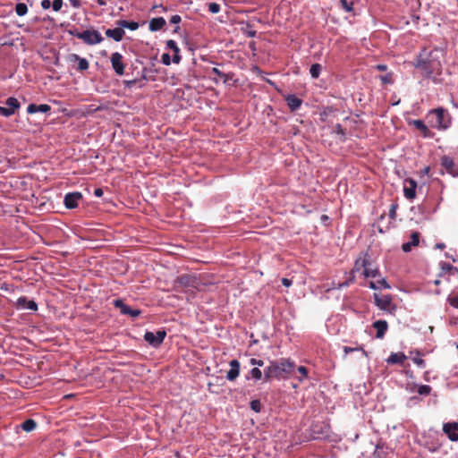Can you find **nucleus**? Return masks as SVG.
Listing matches in <instances>:
<instances>
[{"label": "nucleus", "instance_id": "nucleus-1", "mask_svg": "<svg viewBox=\"0 0 458 458\" xmlns=\"http://www.w3.org/2000/svg\"><path fill=\"white\" fill-rule=\"evenodd\" d=\"M444 52L440 48H434L428 51L423 49L417 56L414 66L420 69L427 77L438 75L442 71V64L440 58L443 57Z\"/></svg>", "mask_w": 458, "mask_h": 458}, {"label": "nucleus", "instance_id": "nucleus-2", "mask_svg": "<svg viewBox=\"0 0 458 458\" xmlns=\"http://www.w3.org/2000/svg\"><path fill=\"white\" fill-rule=\"evenodd\" d=\"M295 369V363L290 359L282 358L278 360L270 361L264 370V377L266 381L273 378L285 379L290 377Z\"/></svg>", "mask_w": 458, "mask_h": 458}, {"label": "nucleus", "instance_id": "nucleus-3", "mask_svg": "<svg viewBox=\"0 0 458 458\" xmlns=\"http://www.w3.org/2000/svg\"><path fill=\"white\" fill-rule=\"evenodd\" d=\"M427 118L430 126L438 131H446L452 124L450 113L442 106L429 110L427 114Z\"/></svg>", "mask_w": 458, "mask_h": 458}, {"label": "nucleus", "instance_id": "nucleus-4", "mask_svg": "<svg viewBox=\"0 0 458 458\" xmlns=\"http://www.w3.org/2000/svg\"><path fill=\"white\" fill-rule=\"evenodd\" d=\"M69 34L81 39L87 45H97L101 43L104 38L101 34L96 30H86L84 31H78L77 30H70Z\"/></svg>", "mask_w": 458, "mask_h": 458}, {"label": "nucleus", "instance_id": "nucleus-5", "mask_svg": "<svg viewBox=\"0 0 458 458\" xmlns=\"http://www.w3.org/2000/svg\"><path fill=\"white\" fill-rule=\"evenodd\" d=\"M165 335V330H158L156 333L148 331L144 335V340L152 347L157 348L163 344Z\"/></svg>", "mask_w": 458, "mask_h": 458}, {"label": "nucleus", "instance_id": "nucleus-6", "mask_svg": "<svg viewBox=\"0 0 458 458\" xmlns=\"http://www.w3.org/2000/svg\"><path fill=\"white\" fill-rule=\"evenodd\" d=\"M6 106H0V114L4 117H9L15 114L16 110L20 108V103L15 98H8L5 101Z\"/></svg>", "mask_w": 458, "mask_h": 458}, {"label": "nucleus", "instance_id": "nucleus-7", "mask_svg": "<svg viewBox=\"0 0 458 458\" xmlns=\"http://www.w3.org/2000/svg\"><path fill=\"white\" fill-rule=\"evenodd\" d=\"M408 123L409 125H412L416 130H418L423 138H434L435 133L428 129V127L422 120H410Z\"/></svg>", "mask_w": 458, "mask_h": 458}, {"label": "nucleus", "instance_id": "nucleus-8", "mask_svg": "<svg viewBox=\"0 0 458 458\" xmlns=\"http://www.w3.org/2000/svg\"><path fill=\"white\" fill-rule=\"evenodd\" d=\"M113 304L115 308L120 310V312L123 315H129L131 318H137L141 313L140 310H133L128 305H126L121 299L114 300Z\"/></svg>", "mask_w": 458, "mask_h": 458}, {"label": "nucleus", "instance_id": "nucleus-9", "mask_svg": "<svg viewBox=\"0 0 458 458\" xmlns=\"http://www.w3.org/2000/svg\"><path fill=\"white\" fill-rule=\"evenodd\" d=\"M375 304L382 310H386L391 312L392 310H394V307L392 305V298L390 295H383L380 296L377 293H374Z\"/></svg>", "mask_w": 458, "mask_h": 458}, {"label": "nucleus", "instance_id": "nucleus-10", "mask_svg": "<svg viewBox=\"0 0 458 458\" xmlns=\"http://www.w3.org/2000/svg\"><path fill=\"white\" fill-rule=\"evenodd\" d=\"M417 182L411 178H407L403 182V194L408 199H413L416 196Z\"/></svg>", "mask_w": 458, "mask_h": 458}, {"label": "nucleus", "instance_id": "nucleus-11", "mask_svg": "<svg viewBox=\"0 0 458 458\" xmlns=\"http://www.w3.org/2000/svg\"><path fill=\"white\" fill-rule=\"evenodd\" d=\"M112 67L114 70L115 73L119 76L123 75L124 73V64L123 63V55L118 53H113L110 58Z\"/></svg>", "mask_w": 458, "mask_h": 458}, {"label": "nucleus", "instance_id": "nucleus-12", "mask_svg": "<svg viewBox=\"0 0 458 458\" xmlns=\"http://www.w3.org/2000/svg\"><path fill=\"white\" fill-rule=\"evenodd\" d=\"M443 431L451 441H458V422L445 423Z\"/></svg>", "mask_w": 458, "mask_h": 458}, {"label": "nucleus", "instance_id": "nucleus-13", "mask_svg": "<svg viewBox=\"0 0 458 458\" xmlns=\"http://www.w3.org/2000/svg\"><path fill=\"white\" fill-rule=\"evenodd\" d=\"M82 199V194L81 192L75 191L67 193L64 196V205L67 208L72 209L77 208L78 201Z\"/></svg>", "mask_w": 458, "mask_h": 458}, {"label": "nucleus", "instance_id": "nucleus-14", "mask_svg": "<svg viewBox=\"0 0 458 458\" xmlns=\"http://www.w3.org/2000/svg\"><path fill=\"white\" fill-rule=\"evenodd\" d=\"M229 365L230 369L226 373V378L229 381H234L240 374V362L237 360H232Z\"/></svg>", "mask_w": 458, "mask_h": 458}, {"label": "nucleus", "instance_id": "nucleus-15", "mask_svg": "<svg viewBox=\"0 0 458 458\" xmlns=\"http://www.w3.org/2000/svg\"><path fill=\"white\" fill-rule=\"evenodd\" d=\"M286 103H287V106L289 107V109L292 111V112H294L296 111L297 109H299L302 104V100L301 98H299L298 97H296L295 95L293 94H290V95H287L285 98H284Z\"/></svg>", "mask_w": 458, "mask_h": 458}, {"label": "nucleus", "instance_id": "nucleus-16", "mask_svg": "<svg viewBox=\"0 0 458 458\" xmlns=\"http://www.w3.org/2000/svg\"><path fill=\"white\" fill-rule=\"evenodd\" d=\"M441 165L451 174H456V165L454 159L448 156L441 157Z\"/></svg>", "mask_w": 458, "mask_h": 458}, {"label": "nucleus", "instance_id": "nucleus-17", "mask_svg": "<svg viewBox=\"0 0 458 458\" xmlns=\"http://www.w3.org/2000/svg\"><path fill=\"white\" fill-rule=\"evenodd\" d=\"M420 233L413 232L411 234V241L402 245V250L404 252H410L413 247H416L420 243Z\"/></svg>", "mask_w": 458, "mask_h": 458}, {"label": "nucleus", "instance_id": "nucleus-18", "mask_svg": "<svg viewBox=\"0 0 458 458\" xmlns=\"http://www.w3.org/2000/svg\"><path fill=\"white\" fill-rule=\"evenodd\" d=\"M372 327L377 330L376 337L381 339L387 331L388 324L386 320H377Z\"/></svg>", "mask_w": 458, "mask_h": 458}, {"label": "nucleus", "instance_id": "nucleus-19", "mask_svg": "<svg viewBox=\"0 0 458 458\" xmlns=\"http://www.w3.org/2000/svg\"><path fill=\"white\" fill-rule=\"evenodd\" d=\"M125 34V31L119 26L115 29H107L106 30V35L108 38H113L114 41H121Z\"/></svg>", "mask_w": 458, "mask_h": 458}, {"label": "nucleus", "instance_id": "nucleus-20", "mask_svg": "<svg viewBox=\"0 0 458 458\" xmlns=\"http://www.w3.org/2000/svg\"><path fill=\"white\" fill-rule=\"evenodd\" d=\"M50 110H51V106L47 104H41V105L30 104L27 107L28 114H35L37 112L47 113Z\"/></svg>", "mask_w": 458, "mask_h": 458}, {"label": "nucleus", "instance_id": "nucleus-21", "mask_svg": "<svg viewBox=\"0 0 458 458\" xmlns=\"http://www.w3.org/2000/svg\"><path fill=\"white\" fill-rule=\"evenodd\" d=\"M70 61H76L78 62V67L77 69L80 72H83L85 70L89 69V64L86 58L81 57L77 54H72L70 55Z\"/></svg>", "mask_w": 458, "mask_h": 458}, {"label": "nucleus", "instance_id": "nucleus-22", "mask_svg": "<svg viewBox=\"0 0 458 458\" xmlns=\"http://www.w3.org/2000/svg\"><path fill=\"white\" fill-rule=\"evenodd\" d=\"M165 20L163 17L153 18L149 21L148 28L151 31H157L164 28Z\"/></svg>", "mask_w": 458, "mask_h": 458}, {"label": "nucleus", "instance_id": "nucleus-23", "mask_svg": "<svg viewBox=\"0 0 458 458\" xmlns=\"http://www.w3.org/2000/svg\"><path fill=\"white\" fill-rule=\"evenodd\" d=\"M406 360V356L403 352H393L387 358L386 361L389 364H403Z\"/></svg>", "mask_w": 458, "mask_h": 458}, {"label": "nucleus", "instance_id": "nucleus-24", "mask_svg": "<svg viewBox=\"0 0 458 458\" xmlns=\"http://www.w3.org/2000/svg\"><path fill=\"white\" fill-rule=\"evenodd\" d=\"M366 256L367 255H365L363 258H359V259H356V261L354 263V266H353V268H352V273L359 272L362 268L364 270L365 267H367V266H370V262L366 258Z\"/></svg>", "mask_w": 458, "mask_h": 458}, {"label": "nucleus", "instance_id": "nucleus-25", "mask_svg": "<svg viewBox=\"0 0 458 458\" xmlns=\"http://www.w3.org/2000/svg\"><path fill=\"white\" fill-rule=\"evenodd\" d=\"M116 24L120 26L123 30L129 29L131 30H136L139 28V23L136 21H129L126 20H119L116 21Z\"/></svg>", "mask_w": 458, "mask_h": 458}, {"label": "nucleus", "instance_id": "nucleus-26", "mask_svg": "<svg viewBox=\"0 0 458 458\" xmlns=\"http://www.w3.org/2000/svg\"><path fill=\"white\" fill-rule=\"evenodd\" d=\"M37 427V423L34 420L32 419H28L26 420L25 421H23L21 425V428L26 431V432H30L32 430H34Z\"/></svg>", "mask_w": 458, "mask_h": 458}, {"label": "nucleus", "instance_id": "nucleus-27", "mask_svg": "<svg viewBox=\"0 0 458 458\" xmlns=\"http://www.w3.org/2000/svg\"><path fill=\"white\" fill-rule=\"evenodd\" d=\"M211 72L222 79L224 83H226L229 80L232 79V75L223 72L216 67L212 68Z\"/></svg>", "mask_w": 458, "mask_h": 458}, {"label": "nucleus", "instance_id": "nucleus-28", "mask_svg": "<svg viewBox=\"0 0 458 458\" xmlns=\"http://www.w3.org/2000/svg\"><path fill=\"white\" fill-rule=\"evenodd\" d=\"M363 276L365 277H372L375 278L377 276H380V272L377 268H370L369 266H367L365 269L363 270Z\"/></svg>", "mask_w": 458, "mask_h": 458}, {"label": "nucleus", "instance_id": "nucleus-29", "mask_svg": "<svg viewBox=\"0 0 458 458\" xmlns=\"http://www.w3.org/2000/svg\"><path fill=\"white\" fill-rule=\"evenodd\" d=\"M246 378H253L255 380H259L262 378V372L259 368H253L252 369H250Z\"/></svg>", "mask_w": 458, "mask_h": 458}, {"label": "nucleus", "instance_id": "nucleus-30", "mask_svg": "<svg viewBox=\"0 0 458 458\" xmlns=\"http://www.w3.org/2000/svg\"><path fill=\"white\" fill-rule=\"evenodd\" d=\"M322 66L319 64H313L310 66V72L312 78L317 79L319 77Z\"/></svg>", "mask_w": 458, "mask_h": 458}, {"label": "nucleus", "instance_id": "nucleus-31", "mask_svg": "<svg viewBox=\"0 0 458 458\" xmlns=\"http://www.w3.org/2000/svg\"><path fill=\"white\" fill-rule=\"evenodd\" d=\"M15 12L18 16H24L28 13V6L24 3H18L15 5Z\"/></svg>", "mask_w": 458, "mask_h": 458}, {"label": "nucleus", "instance_id": "nucleus-32", "mask_svg": "<svg viewBox=\"0 0 458 458\" xmlns=\"http://www.w3.org/2000/svg\"><path fill=\"white\" fill-rule=\"evenodd\" d=\"M178 283L183 286H193L194 280L189 276H182L178 278Z\"/></svg>", "mask_w": 458, "mask_h": 458}, {"label": "nucleus", "instance_id": "nucleus-33", "mask_svg": "<svg viewBox=\"0 0 458 458\" xmlns=\"http://www.w3.org/2000/svg\"><path fill=\"white\" fill-rule=\"evenodd\" d=\"M353 0H340V4H341V7L345 11V12H352L353 10Z\"/></svg>", "mask_w": 458, "mask_h": 458}, {"label": "nucleus", "instance_id": "nucleus-34", "mask_svg": "<svg viewBox=\"0 0 458 458\" xmlns=\"http://www.w3.org/2000/svg\"><path fill=\"white\" fill-rule=\"evenodd\" d=\"M441 268H442V271L445 273L453 274L454 272H458L457 267H454L453 265H451L449 263H445V262L441 263Z\"/></svg>", "mask_w": 458, "mask_h": 458}, {"label": "nucleus", "instance_id": "nucleus-35", "mask_svg": "<svg viewBox=\"0 0 458 458\" xmlns=\"http://www.w3.org/2000/svg\"><path fill=\"white\" fill-rule=\"evenodd\" d=\"M432 388L430 386L422 385L418 387V394L420 395H428Z\"/></svg>", "mask_w": 458, "mask_h": 458}, {"label": "nucleus", "instance_id": "nucleus-36", "mask_svg": "<svg viewBox=\"0 0 458 458\" xmlns=\"http://www.w3.org/2000/svg\"><path fill=\"white\" fill-rule=\"evenodd\" d=\"M166 47H167V48L173 50L174 54L180 53L179 47L177 46L176 42L173 39H169L166 41Z\"/></svg>", "mask_w": 458, "mask_h": 458}, {"label": "nucleus", "instance_id": "nucleus-37", "mask_svg": "<svg viewBox=\"0 0 458 458\" xmlns=\"http://www.w3.org/2000/svg\"><path fill=\"white\" fill-rule=\"evenodd\" d=\"M250 405L251 410L255 412H259L261 411V403L259 400H252Z\"/></svg>", "mask_w": 458, "mask_h": 458}, {"label": "nucleus", "instance_id": "nucleus-38", "mask_svg": "<svg viewBox=\"0 0 458 458\" xmlns=\"http://www.w3.org/2000/svg\"><path fill=\"white\" fill-rule=\"evenodd\" d=\"M398 208V204L393 203L390 206L388 216L392 220H394L396 218V210Z\"/></svg>", "mask_w": 458, "mask_h": 458}, {"label": "nucleus", "instance_id": "nucleus-39", "mask_svg": "<svg viewBox=\"0 0 458 458\" xmlns=\"http://www.w3.org/2000/svg\"><path fill=\"white\" fill-rule=\"evenodd\" d=\"M447 301L452 307L458 309V294L449 295L447 298Z\"/></svg>", "mask_w": 458, "mask_h": 458}, {"label": "nucleus", "instance_id": "nucleus-40", "mask_svg": "<svg viewBox=\"0 0 458 458\" xmlns=\"http://www.w3.org/2000/svg\"><path fill=\"white\" fill-rule=\"evenodd\" d=\"M208 11L211 13H217L220 12V4H217V3H209L208 5Z\"/></svg>", "mask_w": 458, "mask_h": 458}, {"label": "nucleus", "instance_id": "nucleus-41", "mask_svg": "<svg viewBox=\"0 0 458 458\" xmlns=\"http://www.w3.org/2000/svg\"><path fill=\"white\" fill-rule=\"evenodd\" d=\"M298 372L301 375V377L299 378L300 381H302L304 378L308 377V369L304 366H300L297 369Z\"/></svg>", "mask_w": 458, "mask_h": 458}, {"label": "nucleus", "instance_id": "nucleus-42", "mask_svg": "<svg viewBox=\"0 0 458 458\" xmlns=\"http://www.w3.org/2000/svg\"><path fill=\"white\" fill-rule=\"evenodd\" d=\"M63 4V0H54L51 6L55 12H58L61 10Z\"/></svg>", "mask_w": 458, "mask_h": 458}, {"label": "nucleus", "instance_id": "nucleus-43", "mask_svg": "<svg viewBox=\"0 0 458 458\" xmlns=\"http://www.w3.org/2000/svg\"><path fill=\"white\" fill-rule=\"evenodd\" d=\"M25 308L28 309V310L36 311L38 310V305H37V303L34 301H32V300L28 301L27 300Z\"/></svg>", "mask_w": 458, "mask_h": 458}, {"label": "nucleus", "instance_id": "nucleus-44", "mask_svg": "<svg viewBox=\"0 0 458 458\" xmlns=\"http://www.w3.org/2000/svg\"><path fill=\"white\" fill-rule=\"evenodd\" d=\"M412 360H413V362H414L418 367L422 368V369H423V368H425L426 363H425V360H424L423 359H421V358H420V357H414V358L412 359Z\"/></svg>", "mask_w": 458, "mask_h": 458}, {"label": "nucleus", "instance_id": "nucleus-45", "mask_svg": "<svg viewBox=\"0 0 458 458\" xmlns=\"http://www.w3.org/2000/svg\"><path fill=\"white\" fill-rule=\"evenodd\" d=\"M161 61L164 64L169 65L171 64V58H170L169 54H166V53L163 54L161 56Z\"/></svg>", "mask_w": 458, "mask_h": 458}, {"label": "nucleus", "instance_id": "nucleus-46", "mask_svg": "<svg viewBox=\"0 0 458 458\" xmlns=\"http://www.w3.org/2000/svg\"><path fill=\"white\" fill-rule=\"evenodd\" d=\"M250 364L252 366L262 367L264 365V361L262 360L252 358L250 360Z\"/></svg>", "mask_w": 458, "mask_h": 458}, {"label": "nucleus", "instance_id": "nucleus-47", "mask_svg": "<svg viewBox=\"0 0 458 458\" xmlns=\"http://www.w3.org/2000/svg\"><path fill=\"white\" fill-rule=\"evenodd\" d=\"M376 284L377 285H380V289L381 288H390V285L387 284V282L385 278H381V279L376 281Z\"/></svg>", "mask_w": 458, "mask_h": 458}, {"label": "nucleus", "instance_id": "nucleus-48", "mask_svg": "<svg viewBox=\"0 0 458 458\" xmlns=\"http://www.w3.org/2000/svg\"><path fill=\"white\" fill-rule=\"evenodd\" d=\"M335 131L337 133V134H341L342 136H344V130L343 128V126L339 123H337L335 126Z\"/></svg>", "mask_w": 458, "mask_h": 458}, {"label": "nucleus", "instance_id": "nucleus-49", "mask_svg": "<svg viewBox=\"0 0 458 458\" xmlns=\"http://www.w3.org/2000/svg\"><path fill=\"white\" fill-rule=\"evenodd\" d=\"M26 302H27V298L25 296H21V297L18 298V300H17V304L23 308H25Z\"/></svg>", "mask_w": 458, "mask_h": 458}, {"label": "nucleus", "instance_id": "nucleus-50", "mask_svg": "<svg viewBox=\"0 0 458 458\" xmlns=\"http://www.w3.org/2000/svg\"><path fill=\"white\" fill-rule=\"evenodd\" d=\"M181 21V16L178 14L173 15L170 18V22L173 24H178Z\"/></svg>", "mask_w": 458, "mask_h": 458}, {"label": "nucleus", "instance_id": "nucleus-51", "mask_svg": "<svg viewBox=\"0 0 458 458\" xmlns=\"http://www.w3.org/2000/svg\"><path fill=\"white\" fill-rule=\"evenodd\" d=\"M381 81L385 84H390L393 82L392 78L389 75L381 76Z\"/></svg>", "mask_w": 458, "mask_h": 458}, {"label": "nucleus", "instance_id": "nucleus-52", "mask_svg": "<svg viewBox=\"0 0 458 458\" xmlns=\"http://www.w3.org/2000/svg\"><path fill=\"white\" fill-rule=\"evenodd\" d=\"M52 3L50 2V0H42L41 2V7L45 10L49 9Z\"/></svg>", "mask_w": 458, "mask_h": 458}, {"label": "nucleus", "instance_id": "nucleus-53", "mask_svg": "<svg viewBox=\"0 0 458 458\" xmlns=\"http://www.w3.org/2000/svg\"><path fill=\"white\" fill-rule=\"evenodd\" d=\"M282 284L283 285H284L285 287H290L292 284H293V281L289 278H285L284 277L282 279Z\"/></svg>", "mask_w": 458, "mask_h": 458}, {"label": "nucleus", "instance_id": "nucleus-54", "mask_svg": "<svg viewBox=\"0 0 458 458\" xmlns=\"http://www.w3.org/2000/svg\"><path fill=\"white\" fill-rule=\"evenodd\" d=\"M73 8H80L81 6V3L80 0H69Z\"/></svg>", "mask_w": 458, "mask_h": 458}, {"label": "nucleus", "instance_id": "nucleus-55", "mask_svg": "<svg viewBox=\"0 0 458 458\" xmlns=\"http://www.w3.org/2000/svg\"><path fill=\"white\" fill-rule=\"evenodd\" d=\"M181 59H182V57H181V55H180V54H179V53H174V56H173V62H174V64H179V63L181 62Z\"/></svg>", "mask_w": 458, "mask_h": 458}, {"label": "nucleus", "instance_id": "nucleus-56", "mask_svg": "<svg viewBox=\"0 0 458 458\" xmlns=\"http://www.w3.org/2000/svg\"><path fill=\"white\" fill-rule=\"evenodd\" d=\"M358 350H361V348H352V347H348V346H344V351L346 354L349 352H352L354 351H358Z\"/></svg>", "mask_w": 458, "mask_h": 458}, {"label": "nucleus", "instance_id": "nucleus-57", "mask_svg": "<svg viewBox=\"0 0 458 458\" xmlns=\"http://www.w3.org/2000/svg\"><path fill=\"white\" fill-rule=\"evenodd\" d=\"M138 82V80L134 79V80H130V81H126L125 83H126V86L127 87H133L134 85H136V83Z\"/></svg>", "mask_w": 458, "mask_h": 458}, {"label": "nucleus", "instance_id": "nucleus-58", "mask_svg": "<svg viewBox=\"0 0 458 458\" xmlns=\"http://www.w3.org/2000/svg\"><path fill=\"white\" fill-rule=\"evenodd\" d=\"M103 193H104V191H103V190L101 188H96L94 190V195L96 197H101L103 195Z\"/></svg>", "mask_w": 458, "mask_h": 458}, {"label": "nucleus", "instance_id": "nucleus-59", "mask_svg": "<svg viewBox=\"0 0 458 458\" xmlns=\"http://www.w3.org/2000/svg\"><path fill=\"white\" fill-rule=\"evenodd\" d=\"M369 287L373 290L380 289V285H377L374 281L369 282Z\"/></svg>", "mask_w": 458, "mask_h": 458}, {"label": "nucleus", "instance_id": "nucleus-60", "mask_svg": "<svg viewBox=\"0 0 458 458\" xmlns=\"http://www.w3.org/2000/svg\"><path fill=\"white\" fill-rule=\"evenodd\" d=\"M247 36L250 37V38H254L256 36V31L255 30H250L247 32Z\"/></svg>", "mask_w": 458, "mask_h": 458}, {"label": "nucleus", "instance_id": "nucleus-61", "mask_svg": "<svg viewBox=\"0 0 458 458\" xmlns=\"http://www.w3.org/2000/svg\"><path fill=\"white\" fill-rule=\"evenodd\" d=\"M377 68L378 71H385V70H386V66L384 65V64H378L377 66Z\"/></svg>", "mask_w": 458, "mask_h": 458}, {"label": "nucleus", "instance_id": "nucleus-62", "mask_svg": "<svg viewBox=\"0 0 458 458\" xmlns=\"http://www.w3.org/2000/svg\"><path fill=\"white\" fill-rule=\"evenodd\" d=\"M99 5H106L107 0H97Z\"/></svg>", "mask_w": 458, "mask_h": 458}, {"label": "nucleus", "instance_id": "nucleus-63", "mask_svg": "<svg viewBox=\"0 0 458 458\" xmlns=\"http://www.w3.org/2000/svg\"><path fill=\"white\" fill-rule=\"evenodd\" d=\"M348 285H349V282L347 281V282H344L343 284H339V288H343V287H345V286H348Z\"/></svg>", "mask_w": 458, "mask_h": 458}, {"label": "nucleus", "instance_id": "nucleus-64", "mask_svg": "<svg viewBox=\"0 0 458 458\" xmlns=\"http://www.w3.org/2000/svg\"><path fill=\"white\" fill-rule=\"evenodd\" d=\"M437 248L444 249L445 248V244L444 243H437Z\"/></svg>", "mask_w": 458, "mask_h": 458}]
</instances>
